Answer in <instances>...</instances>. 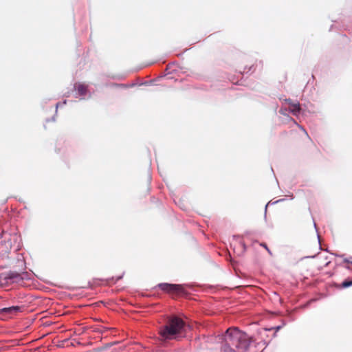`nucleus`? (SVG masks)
<instances>
[{"mask_svg": "<svg viewBox=\"0 0 352 352\" xmlns=\"http://www.w3.org/2000/svg\"><path fill=\"white\" fill-rule=\"evenodd\" d=\"M268 252H270L269 249L267 248V245L265 244L262 245Z\"/></svg>", "mask_w": 352, "mask_h": 352, "instance_id": "obj_11", "label": "nucleus"}, {"mask_svg": "<svg viewBox=\"0 0 352 352\" xmlns=\"http://www.w3.org/2000/svg\"><path fill=\"white\" fill-rule=\"evenodd\" d=\"M1 281L2 284H11L13 283H19L23 280L21 275L15 272H10L8 273L1 274L0 275Z\"/></svg>", "mask_w": 352, "mask_h": 352, "instance_id": "obj_3", "label": "nucleus"}, {"mask_svg": "<svg viewBox=\"0 0 352 352\" xmlns=\"http://www.w3.org/2000/svg\"><path fill=\"white\" fill-rule=\"evenodd\" d=\"M75 89L80 96H85L87 91V86L85 84L78 83L75 85Z\"/></svg>", "mask_w": 352, "mask_h": 352, "instance_id": "obj_6", "label": "nucleus"}, {"mask_svg": "<svg viewBox=\"0 0 352 352\" xmlns=\"http://www.w3.org/2000/svg\"><path fill=\"white\" fill-rule=\"evenodd\" d=\"M344 262L348 263V265L346 266V267L349 270H352V263H349L348 260H344Z\"/></svg>", "mask_w": 352, "mask_h": 352, "instance_id": "obj_10", "label": "nucleus"}, {"mask_svg": "<svg viewBox=\"0 0 352 352\" xmlns=\"http://www.w3.org/2000/svg\"><path fill=\"white\" fill-rule=\"evenodd\" d=\"M185 327L184 321L177 317H170L166 324L160 331V336L164 340H172L176 338L177 334L182 333Z\"/></svg>", "mask_w": 352, "mask_h": 352, "instance_id": "obj_2", "label": "nucleus"}, {"mask_svg": "<svg viewBox=\"0 0 352 352\" xmlns=\"http://www.w3.org/2000/svg\"><path fill=\"white\" fill-rule=\"evenodd\" d=\"M329 263H330L329 261L327 262V263H326V264H325V265H328V264H329Z\"/></svg>", "mask_w": 352, "mask_h": 352, "instance_id": "obj_12", "label": "nucleus"}, {"mask_svg": "<svg viewBox=\"0 0 352 352\" xmlns=\"http://www.w3.org/2000/svg\"><path fill=\"white\" fill-rule=\"evenodd\" d=\"M22 309L21 307L19 306H12L10 307H5L1 309V313L7 314V315H15L18 312H20Z\"/></svg>", "mask_w": 352, "mask_h": 352, "instance_id": "obj_5", "label": "nucleus"}, {"mask_svg": "<svg viewBox=\"0 0 352 352\" xmlns=\"http://www.w3.org/2000/svg\"><path fill=\"white\" fill-rule=\"evenodd\" d=\"M298 128L299 131H297L296 133H298L303 136L309 138V135H308L307 132L303 127H302L300 125H298Z\"/></svg>", "mask_w": 352, "mask_h": 352, "instance_id": "obj_8", "label": "nucleus"}, {"mask_svg": "<svg viewBox=\"0 0 352 352\" xmlns=\"http://www.w3.org/2000/svg\"><path fill=\"white\" fill-rule=\"evenodd\" d=\"M157 287L168 294H180L184 292V287L181 285L160 283Z\"/></svg>", "mask_w": 352, "mask_h": 352, "instance_id": "obj_4", "label": "nucleus"}, {"mask_svg": "<svg viewBox=\"0 0 352 352\" xmlns=\"http://www.w3.org/2000/svg\"><path fill=\"white\" fill-rule=\"evenodd\" d=\"M300 109L299 103H289V110L295 116L299 113Z\"/></svg>", "mask_w": 352, "mask_h": 352, "instance_id": "obj_7", "label": "nucleus"}, {"mask_svg": "<svg viewBox=\"0 0 352 352\" xmlns=\"http://www.w3.org/2000/svg\"><path fill=\"white\" fill-rule=\"evenodd\" d=\"M224 341L226 344L223 350L226 352H235L236 349L245 351L250 344L248 336L235 327L227 329Z\"/></svg>", "mask_w": 352, "mask_h": 352, "instance_id": "obj_1", "label": "nucleus"}, {"mask_svg": "<svg viewBox=\"0 0 352 352\" xmlns=\"http://www.w3.org/2000/svg\"><path fill=\"white\" fill-rule=\"evenodd\" d=\"M351 285H352V280H346L344 282H342V287H350Z\"/></svg>", "mask_w": 352, "mask_h": 352, "instance_id": "obj_9", "label": "nucleus"}]
</instances>
